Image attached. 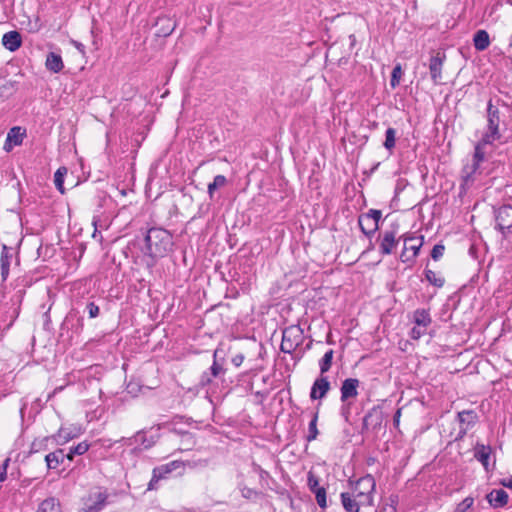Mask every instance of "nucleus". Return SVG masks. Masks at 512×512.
<instances>
[{
  "instance_id": "nucleus-1",
  "label": "nucleus",
  "mask_w": 512,
  "mask_h": 512,
  "mask_svg": "<svg viewBox=\"0 0 512 512\" xmlns=\"http://www.w3.org/2000/svg\"><path fill=\"white\" fill-rule=\"evenodd\" d=\"M147 254L152 258L164 257L173 246L171 234L162 228H151L145 237Z\"/></svg>"
},
{
  "instance_id": "nucleus-2",
  "label": "nucleus",
  "mask_w": 512,
  "mask_h": 512,
  "mask_svg": "<svg viewBox=\"0 0 512 512\" xmlns=\"http://www.w3.org/2000/svg\"><path fill=\"white\" fill-rule=\"evenodd\" d=\"M375 487L373 476L366 475L353 484L350 493L358 500V504H362V507H370L373 506Z\"/></svg>"
},
{
  "instance_id": "nucleus-3",
  "label": "nucleus",
  "mask_w": 512,
  "mask_h": 512,
  "mask_svg": "<svg viewBox=\"0 0 512 512\" xmlns=\"http://www.w3.org/2000/svg\"><path fill=\"white\" fill-rule=\"evenodd\" d=\"M499 122V110L493 106L490 100L487 105V131L482 136L484 137V143H493L500 139Z\"/></svg>"
},
{
  "instance_id": "nucleus-4",
  "label": "nucleus",
  "mask_w": 512,
  "mask_h": 512,
  "mask_svg": "<svg viewBox=\"0 0 512 512\" xmlns=\"http://www.w3.org/2000/svg\"><path fill=\"white\" fill-rule=\"evenodd\" d=\"M303 332L299 326L292 325L284 329L281 342V351L291 354L301 343Z\"/></svg>"
},
{
  "instance_id": "nucleus-5",
  "label": "nucleus",
  "mask_w": 512,
  "mask_h": 512,
  "mask_svg": "<svg viewBox=\"0 0 512 512\" xmlns=\"http://www.w3.org/2000/svg\"><path fill=\"white\" fill-rule=\"evenodd\" d=\"M423 245V237L416 238L413 236L404 238V249L401 253L400 259L402 262H411L418 255L420 248Z\"/></svg>"
},
{
  "instance_id": "nucleus-6",
  "label": "nucleus",
  "mask_w": 512,
  "mask_h": 512,
  "mask_svg": "<svg viewBox=\"0 0 512 512\" xmlns=\"http://www.w3.org/2000/svg\"><path fill=\"white\" fill-rule=\"evenodd\" d=\"M25 135L26 131L22 127H12L7 134L3 149L6 152H10L15 146H19L22 144Z\"/></svg>"
},
{
  "instance_id": "nucleus-7",
  "label": "nucleus",
  "mask_w": 512,
  "mask_h": 512,
  "mask_svg": "<svg viewBox=\"0 0 512 512\" xmlns=\"http://www.w3.org/2000/svg\"><path fill=\"white\" fill-rule=\"evenodd\" d=\"M496 222L503 233L510 232L512 229V206L500 207L496 215Z\"/></svg>"
},
{
  "instance_id": "nucleus-8",
  "label": "nucleus",
  "mask_w": 512,
  "mask_h": 512,
  "mask_svg": "<svg viewBox=\"0 0 512 512\" xmlns=\"http://www.w3.org/2000/svg\"><path fill=\"white\" fill-rule=\"evenodd\" d=\"M397 231L395 229L387 230L383 233L380 245H379V251L383 255H389L392 253L393 249L397 245Z\"/></svg>"
},
{
  "instance_id": "nucleus-9",
  "label": "nucleus",
  "mask_w": 512,
  "mask_h": 512,
  "mask_svg": "<svg viewBox=\"0 0 512 512\" xmlns=\"http://www.w3.org/2000/svg\"><path fill=\"white\" fill-rule=\"evenodd\" d=\"M445 56H440L439 53L432 56L429 62L430 76L434 84H440L442 79V68Z\"/></svg>"
},
{
  "instance_id": "nucleus-10",
  "label": "nucleus",
  "mask_w": 512,
  "mask_h": 512,
  "mask_svg": "<svg viewBox=\"0 0 512 512\" xmlns=\"http://www.w3.org/2000/svg\"><path fill=\"white\" fill-rule=\"evenodd\" d=\"M359 380L356 378H348L342 382L340 391H341V401L345 402L348 399L356 398L358 395V387Z\"/></svg>"
},
{
  "instance_id": "nucleus-11",
  "label": "nucleus",
  "mask_w": 512,
  "mask_h": 512,
  "mask_svg": "<svg viewBox=\"0 0 512 512\" xmlns=\"http://www.w3.org/2000/svg\"><path fill=\"white\" fill-rule=\"evenodd\" d=\"M330 390V382L326 377L317 378L311 388L310 398L312 400L322 399Z\"/></svg>"
},
{
  "instance_id": "nucleus-12",
  "label": "nucleus",
  "mask_w": 512,
  "mask_h": 512,
  "mask_svg": "<svg viewBox=\"0 0 512 512\" xmlns=\"http://www.w3.org/2000/svg\"><path fill=\"white\" fill-rule=\"evenodd\" d=\"M2 45L10 52H15L22 45V37L18 31H9L2 36Z\"/></svg>"
},
{
  "instance_id": "nucleus-13",
  "label": "nucleus",
  "mask_w": 512,
  "mask_h": 512,
  "mask_svg": "<svg viewBox=\"0 0 512 512\" xmlns=\"http://www.w3.org/2000/svg\"><path fill=\"white\" fill-rule=\"evenodd\" d=\"M81 431L78 428L75 427H61L57 434L53 436L57 444L63 445L70 440L78 437L80 435Z\"/></svg>"
},
{
  "instance_id": "nucleus-14",
  "label": "nucleus",
  "mask_w": 512,
  "mask_h": 512,
  "mask_svg": "<svg viewBox=\"0 0 512 512\" xmlns=\"http://www.w3.org/2000/svg\"><path fill=\"white\" fill-rule=\"evenodd\" d=\"M487 500L495 508L503 507L508 502V494L503 489H494L487 495Z\"/></svg>"
},
{
  "instance_id": "nucleus-15",
  "label": "nucleus",
  "mask_w": 512,
  "mask_h": 512,
  "mask_svg": "<svg viewBox=\"0 0 512 512\" xmlns=\"http://www.w3.org/2000/svg\"><path fill=\"white\" fill-rule=\"evenodd\" d=\"M412 319H413L414 325L419 326V327L428 328L432 323V319H431L429 310L424 309V308L416 309L413 312Z\"/></svg>"
},
{
  "instance_id": "nucleus-16",
  "label": "nucleus",
  "mask_w": 512,
  "mask_h": 512,
  "mask_svg": "<svg viewBox=\"0 0 512 512\" xmlns=\"http://www.w3.org/2000/svg\"><path fill=\"white\" fill-rule=\"evenodd\" d=\"M458 419L462 426L460 433L465 434L466 431L475 424L477 415L472 410H465L458 413Z\"/></svg>"
},
{
  "instance_id": "nucleus-17",
  "label": "nucleus",
  "mask_w": 512,
  "mask_h": 512,
  "mask_svg": "<svg viewBox=\"0 0 512 512\" xmlns=\"http://www.w3.org/2000/svg\"><path fill=\"white\" fill-rule=\"evenodd\" d=\"M12 256V249L8 248L6 245H3L0 257L1 276L3 280H6L9 275V267Z\"/></svg>"
},
{
  "instance_id": "nucleus-18",
  "label": "nucleus",
  "mask_w": 512,
  "mask_h": 512,
  "mask_svg": "<svg viewBox=\"0 0 512 512\" xmlns=\"http://www.w3.org/2000/svg\"><path fill=\"white\" fill-rule=\"evenodd\" d=\"M184 466V462L180 460H175L167 464L161 465L159 467H155L153 470L161 477V479H164L168 474L172 473L175 470L183 469Z\"/></svg>"
},
{
  "instance_id": "nucleus-19",
  "label": "nucleus",
  "mask_w": 512,
  "mask_h": 512,
  "mask_svg": "<svg viewBox=\"0 0 512 512\" xmlns=\"http://www.w3.org/2000/svg\"><path fill=\"white\" fill-rule=\"evenodd\" d=\"M341 502L346 512H359L362 504L350 492L341 493Z\"/></svg>"
},
{
  "instance_id": "nucleus-20",
  "label": "nucleus",
  "mask_w": 512,
  "mask_h": 512,
  "mask_svg": "<svg viewBox=\"0 0 512 512\" xmlns=\"http://www.w3.org/2000/svg\"><path fill=\"white\" fill-rule=\"evenodd\" d=\"M473 44L476 50L484 51L490 45V37L486 30H478L473 37Z\"/></svg>"
},
{
  "instance_id": "nucleus-21",
  "label": "nucleus",
  "mask_w": 512,
  "mask_h": 512,
  "mask_svg": "<svg viewBox=\"0 0 512 512\" xmlns=\"http://www.w3.org/2000/svg\"><path fill=\"white\" fill-rule=\"evenodd\" d=\"M45 66L49 71L53 73H58L63 69L64 64L59 54L50 52L47 55Z\"/></svg>"
},
{
  "instance_id": "nucleus-22",
  "label": "nucleus",
  "mask_w": 512,
  "mask_h": 512,
  "mask_svg": "<svg viewBox=\"0 0 512 512\" xmlns=\"http://www.w3.org/2000/svg\"><path fill=\"white\" fill-rule=\"evenodd\" d=\"M358 224L361 231L367 236L373 235L379 228L374 220L364 214L359 217Z\"/></svg>"
},
{
  "instance_id": "nucleus-23",
  "label": "nucleus",
  "mask_w": 512,
  "mask_h": 512,
  "mask_svg": "<svg viewBox=\"0 0 512 512\" xmlns=\"http://www.w3.org/2000/svg\"><path fill=\"white\" fill-rule=\"evenodd\" d=\"M491 454V448L489 446H485L483 444H477L475 447L474 456L475 458L482 463L484 468L488 470L489 466V457Z\"/></svg>"
},
{
  "instance_id": "nucleus-24",
  "label": "nucleus",
  "mask_w": 512,
  "mask_h": 512,
  "mask_svg": "<svg viewBox=\"0 0 512 512\" xmlns=\"http://www.w3.org/2000/svg\"><path fill=\"white\" fill-rule=\"evenodd\" d=\"M65 455L63 450L59 449L45 456L48 469H56L63 462Z\"/></svg>"
},
{
  "instance_id": "nucleus-25",
  "label": "nucleus",
  "mask_w": 512,
  "mask_h": 512,
  "mask_svg": "<svg viewBox=\"0 0 512 512\" xmlns=\"http://www.w3.org/2000/svg\"><path fill=\"white\" fill-rule=\"evenodd\" d=\"M36 512H61L60 503L56 498H47L40 503Z\"/></svg>"
},
{
  "instance_id": "nucleus-26",
  "label": "nucleus",
  "mask_w": 512,
  "mask_h": 512,
  "mask_svg": "<svg viewBox=\"0 0 512 512\" xmlns=\"http://www.w3.org/2000/svg\"><path fill=\"white\" fill-rule=\"evenodd\" d=\"M107 496L103 493H97L93 504L86 503V512H99L106 503Z\"/></svg>"
},
{
  "instance_id": "nucleus-27",
  "label": "nucleus",
  "mask_w": 512,
  "mask_h": 512,
  "mask_svg": "<svg viewBox=\"0 0 512 512\" xmlns=\"http://www.w3.org/2000/svg\"><path fill=\"white\" fill-rule=\"evenodd\" d=\"M489 143H484V137L476 144L474 152V166L477 168L479 164L485 159L484 147Z\"/></svg>"
},
{
  "instance_id": "nucleus-28",
  "label": "nucleus",
  "mask_w": 512,
  "mask_h": 512,
  "mask_svg": "<svg viewBox=\"0 0 512 512\" xmlns=\"http://www.w3.org/2000/svg\"><path fill=\"white\" fill-rule=\"evenodd\" d=\"M226 184H227V179L224 175L215 176L213 182L208 184L209 198L213 199L215 190L218 188L224 187Z\"/></svg>"
},
{
  "instance_id": "nucleus-29",
  "label": "nucleus",
  "mask_w": 512,
  "mask_h": 512,
  "mask_svg": "<svg viewBox=\"0 0 512 512\" xmlns=\"http://www.w3.org/2000/svg\"><path fill=\"white\" fill-rule=\"evenodd\" d=\"M51 439L49 436L35 439L30 446V453H38L44 451L48 447V442Z\"/></svg>"
},
{
  "instance_id": "nucleus-30",
  "label": "nucleus",
  "mask_w": 512,
  "mask_h": 512,
  "mask_svg": "<svg viewBox=\"0 0 512 512\" xmlns=\"http://www.w3.org/2000/svg\"><path fill=\"white\" fill-rule=\"evenodd\" d=\"M333 354H334L333 350L330 349V350H328L324 354V356L320 360L319 367H320L321 374H324V373L328 372L329 369L331 368L332 360H333Z\"/></svg>"
},
{
  "instance_id": "nucleus-31",
  "label": "nucleus",
  "mask_w": 512,
  "mask_h": 512,
  "mask_svg": "<svg viewBox=\"0 0 512 512\" xmlns=\"http://www.w3.org/2000/svg\"><path fill=\"white\" fill-rule=\"evenodd\" d=\"M396 143V130L394 128H388L385 133L384 147L388 151H392Z\"/></svg>"
},
{
  "instance_id": "nucleus-32",
  "label": "nucleus",
  "mask_w": 512,
  "mask_h": 512,
  "mask_svg": "<svg viewBox=\"0 0 512 512\" xmlns=\"http://www.w3.org/2000/svg\"><path fill=\"white\" fill-rule=\"evenodd\" d=\"M88 449H89V444L86 441H83V442L77 444L76 446L71 447L70 451L66 455V457L69 460H72L74 455H83L84 453H86L88 451Z\"/></svg>"
},
{
  "instance_id": "nucleus-33",
  "label": "nucleus",
  "mask_w": 512,
  "mask_h": 512,
  "mask_svg": "<svg viewBox=\"0 0 512 512\" xmlns=\"http://www.w3.org/2000/svg\"><path fill=\"white\" fill-rule=\"evenodd\" d=\"M67 174L66 167H60L54 175V183L56 188L63 194L64 193V176Z\"/></svg>"
},
{
  "instance_id": "nucleus-34",
  "label": "nucleus",
  "mask_w": 512,
  "mask_h": 512,
  "mask_svg": "<svg viewBox=\"0 0 512 512\" xmlns=\"http://www.w3.org/2000/svg\"><path fill=\"white\" fill-rule=\"evenodd\" d=\"M425 277L430 284L436 287H442L444 285V278L432 270H425Z\"/></svg>"
},
{
  "instance_id": "nucleus-35",
  "label": "nucleus",
  "mask_w": 512,
  "mask_h": 512,
  "mask_svg": "<svg viewBox=\"0 0 512 512\" xmlns=\"http://www.w3.org/2000/svg\"><path fill=\"white\" fill-rule=\"evenodd\" d=\"M317 420H318V413H314L313 418L310 421L309 427H308V435L306 437L308 442H311L317 438V435H318Z\"/></svg>"
},
{
  "instance_id": "nucleus-36",
  "label": "nucleus",
  "mask_w": 512,
  "mask_h": 512,
  "mask_svg": "<svg viewBox=\"0 0 512 512\" xmlns=\"http://www.w3.org/2000/svg\"><path fill=\"white\" fill-rule=\"evenodd\" d=\"M402 68H401V65L400 64H397L393 70H392V74H391V80H390V85L392 88H395L399 85L400 83V79L402 77Z\"/></svg>"
},
{
  "instance_id": "nucleus-37",
  "label": "nucleus",
  "mask_w": 512,
  "mask_h": 512,
  "mask_svg": "<svg viewBox=\"0 0 512 512\" xmlns=\"http://www.w3.org/2000/svg\"><path fill=\"white\" fill-rule=\"evenodd\" d=\"M474 504V498L473 497H466L462 502H460L454 512H469Z\"/></svg>"
},
{
  "instance_id": "nucleus-38",
  "label": "nucleus",
  "mask_w": 512,
  "mask_h": 512,
  "mask_svg": "<svg viewBox=\"0 0 512 512\" xmlns=\"http://www.w3.org/2000/svg\"><path fill=\"white\" fill-rule=\"evenodd\" d=\"M313 493L315 494V497H316V501L318 503V505L321 507V508H326L327 506V501H326V490L325 488H317V490L313 491Z\"/></svg>"
},
{
  "instance_id": "nucleus-39",
  "label": "nucleus",
  "mask_w": 512,
  "mask_h": 512,
  "mask_svg": "<svg viewBox=\"0 0 512 512\" xmlns=\"http://www.w3.org/2000/svg\"><path fill=\"white\" fill-rule=\"evenodd\" d=\"M307 483H308L309 489L312 492L317 490V488H321L319 486V480H318L317 476L312 471L308 472Z\"/></svg>"
},
{
  "instance_id": "nucleus-40",
  "label": "nucleus",
  "mask_w": 512,
  "mask_h": 512,
  "mask_svg": "<svg viewBox=\"0 0 512 512\" xmlns=\"http://www.w3.org/2000/svg\"><path fill=\"white\" fill-rule=\"evenodd\" d=\"M427 329L428 328H424V327H419V326H415L411 329L410 331V337L413 339V340H418L420 339L423 335L426 334L427 332Z\"/></svg>"
},
{
  "instance_id": "nucleus-41",
  "label": "nucleus",
  "mask_w": 512,
  "mask_h": 512,
  "mask_svg": "<svg viewBox=\"0 0 512 512\" xmlns=\"http://www.w3.org/2000/svg\"><path fill=\"white\" fill-rule=\"evenodd\" d=\"M444 251L445 246L443 244H436L431 251L432 259L435 261L439 260L443 256Z\"/></svg>"
},
{
  "instance_id": "nucleus-42",
  "label": "nucleus",
  "mask_w": 512,
  "mask_h": 512,
  "mask_svg": "<svg viewBox=\"0 0 512 512\" xmlns=\"http://www.w3.org/2000/svg\"><path fill=\"white\" fill-rule=\"evenodd\" d=\"M10 463V458H6L0 465V483L3 482L7 477V469Z\"/></svg>"
},
{
  "instance_id": "nucleus-43",
  "label": "nucleus",
  "mask_w": 512,
  "mask_h": 512,
  "mask_svg": "<svg viewBox=\"0 0 512 512\" xmlns=\"http://www.w3.org/2000/svg\"><path fill=\"white\" fill-rule=\"evenodd\" d=\"M364 215L370 217L371 220H374V222L379 225L382 213L380 210L371 209Z\"/></svg>"
},
{
  "instance_id": "nucleus-44",
  "label": "nucleus",
  "mask_w": 512,
  "mask_h": 512,
  "mask_svg": "<svg viewBox=\"0 0 512 512\" xmlns=\"http://www.w3.org/2000/svg\"><path fill=\"white\" fill-rule=\"evenodd\" d=\"M86 308L90 318H95L99 315V307L94 302H89Z\"/></svg>"
},
{
  "instance_id": "nucleus-45",
  "label": "nucleus",
  "mask_w": 512,
  "mask_h": 512,
  "mask_svg": "<svg viewBox=\"0 0 512 512\" xmlns=\"http://www.w3.org/2000/svg\"><path fill=\"white\" fill-rule=\"evenodd\" d=\"M161 480V477L153 470L152 478L148 483V490H154L157 487L158 482Z\"/></svg>"
},
{
  "instance_id": "nucleus-46",
  "label": "nucleus",
  "mask_w": 512,
  "mask_h": 512,
  "mask_svg": "<svg viewBox=\"0 0 512 512\" xmlns=\"http://www.w3.org/2000/svg\"><path fill=\"white\" fill-rule=\"evenodd\" d=\"M241 494L246 499H252L257 495V492L251 488L244 486L241 488Z\"/></svg>"
},
{
  "instance_id": "nucleus-47",
  "label": "nucleus",
  "mask_w": 512,
  "mask_h": 512,
  "mask_svg": "<svg viewBox=\"0 0 512 512\" xmlns=\"http://www.w3.org/2000/svg\"><path fill=\"white\" fill-rule=\"evenodd\" d=\"M223 372V368L218 363L214 362L210 368V373L213 377H217L220 373Z\"/></svg>"
},
{
  "instance_id": "nucleus-48",
  "label": "nucleus",
  "mask_w": 512,
  "mask_h": 512,
  "mask_svg": "<svg viewBox=\"0 0 512 512\" xmlns=\"http://www.w3.org/2000/svg\"><path fill=\"white\" fill-rule=\"evenodd\" d=\"M212 378H214V377L211 375L210 372H205L201 376V381L200 382H201V384L203 386H205V385H208V384H210L212 382Z\"/></svg>"
},
{
  "instance_id": "nucleus-49",
  "label": "nucleus",
  "mask_w": 512,
  "mask_h": 512,
  "mask_svg": "<svg viewBox=\"0 0 512 512\" xmlns=\"http://www.w3.org/2000/svg\"><path fill=\"white\" fill-rule=\"evenodd\" d=\"M243 360H244V356L242 354H238V355L233 357L232 363L235 366H240L242 364Z\"/></svg>"
},
{
  "instance_id": "nucleus-50",
  "label": "nucleus",
  "mask_w": 512,
  "mask_h": 512,
  "mask_svg": "<svg viewBox=\"0 0 512 512\" xmlns=\"http://www.w3.org/2000/svg\"><path fill=\"white\" fill-rule=\"evenodd\" d=\"M503 485L512 489V476L510 478H508V479H505L503 481Z\"/></svg>"
},
{
  "instance_id": "nucleus-51",
  "label": "nucleus",
  "mask_w": 512,
  "mask_h": 512,
  "mask_svg": "<svg viewBox=\"0 0 512 512\" xmlns=\"http://www.w3.org/2000/svg\"><path fill=\"white\" fill-rule=\"evenodd\" d=\"M349 41L351 48L354 47V45L356 44V37L354 34L349 35Z\"/></svg>"
},
{
  "instance_id": "nucleus-52",
  "label": "nucleus",
  "mask_w": 512,
  "mask_h": 512,
  "mask_svg": "<svg viewBox=\"0 0 512 512\" xmlns=\"http://www.w3.org/2000/svg\"><path fill=\"white\" fill-rule=\"evenodd\" d=\"M174 29V24L168 25L167 29L163 31L164 35H169Z\"/></svg>"
},
{
  "instance_id": "nucleus-53",
  "label": "nucleus",
  "mask_w": 512,
  "mask_h": 512,
  "mask_svg": "<svg viewBox=\"0 0 512 512\" xmlns=\"http://www.w3.org/2000/svg\"><path fill=\"white\" fill-rule=\"evenodd\" d=\"M400 414H401V411H400V410H397V412L395 413V416H394V421H395L396 423H398V422H399Z\"/></svg>"
},
{
  "instance_id": "nucleus-54",
  "label": "nucleus",
  "mask_w": 512,
  "mask_h": 512,
  "mask_svg": "<svg viewBox=\"0 0 512 512\" xmlns=\"http://www.w3.org/2000/svg\"><path fill=\"white\" fill-rule=\"evenodd\" d=\"M75 46H76V48H77L78 50H80V51H83V49H84V45H83V44H81V43L75 42Z\"/></svg>"
},
{
  "instance_id": "nucleus-55",
  "label": "nucleus",
  "mask_w": 512,
  "mask_h": 512,
  "mask_svg": "<svg viewBox=\"0 0 512 512\" xmlns=\"http://www.w3.org/2000/svg\"><path fill=\"white\" fill-rule=\"evenodd\" d=\"M510 45H512V33H511V43H510Z\"/></svg>"
}]
</instances>
